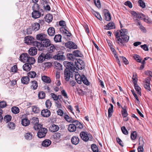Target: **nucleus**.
Here are the masks:
<instances>
[{
	"instance_id": "nucleus-1",
	"label": "nucleus",
	"mask_w": 152,
	"mask_h": 152,
	"mask_svg": "<svg viewBox=\"0 0 152 152\" xmlns=\"http://www.w3.org/2000/svg\"><path fill=\"white\" fill-rule=\"evenodd\" d=\"M127 30L125 29H121L116 32V42L120 45L124 46L126 42H127L129 39V37L127 35Z\"/></svg>"
},
{
	"instance_id": "nucleus-2",
	"label": "nucleus",
	"mask_w": 152,
	"mask_h": 152,
	"mask_svg": "<svg viewBox=\"0 0 152 152\" xmlns=\"http://www.w3.org/2000/svg\"><path fill=\"white\" fill-rule=\"evenodd\" d=\"M51 44L50 40L46 38L41 42L36 41L34 43V46L36 47L38 50L42 51L46 50Z\"/></svg>"
},
{
	"instance_id": "nucleus-3",
	"label": "nucleus",
	"mask_w": 152,
	"mask_h": 152,
	"mask_svg": "<svg viewBox=\"0 0 152 152\" xmlns=\"http://www.w3.org/2000/svg\"><path fill=\"white\" fill-rule=\"evenodd\" d=\"M20 60L23 63H30L34 64L35 61L34 58L32 57H30L27 53L22 54L20 56Z\"/></svg>"
},
{
	"instance_id": "nucleus-4",
	"label": "nucleus",
	"mask_w": 152,
	"mask_h": 152,
	"mask_svg": "<svg viewBox=\"0 0 152 152\" xmlns=\"http://www.w3.org/2000/svg\"><path fill=\"white\" fill-rule=\"evenodd\" d=\"M38 130L39 131L37 133V136L40 138L44 137L48 132L47 129L45 128L42 127V126L41 128H39Z\"/></svg>"
},
{
	"instance_id": "nucleus-5",
	"label": "nucleus",
	"mask_w": 152,
	"mask_h": 152,
	"mask_svg": "<svg viewBox=\"0 0 152 152\" xmlns=\"http://www.w3.org/2000/svg\"><path fill=\"white\" fill-rule=\"evenodd\" d=\"M44 12L43 9H40L39 10L33 11L32 13V17L34 19H37L41 16H43Z\"/></svg>"
},
{
	"instance_id": "nucleus-6",
	"label": "nucleus",
	"mask_w": 152,
	"mask_h": 152,
	"mask_svg": "<svg viewBox=\"0 0 152 152\" xmlns=\"http://www.w3.org/2000/svg\"><path fill=\"white\" fill-rule=\"evenodd\" d=\"M80 136L81 139L84 141H91L93 138L91 135H88L86 132H82L80 133Z\"/></svg>"
},
{
	"instance_id": "nucleus-7",
	"label": "nucleus",
	"mask_w": 152,
	"mask_h": 152,
	"mask_svg": "<svg viewBox=\"0 0 152 152\" xmlns=\"http://www.w3.org/2000/svg\"><path fill=\"white\" fill-rule=\"evenodd\" d=\"M32 123L34 124V128L35 130L38 129L39 128H41L42 126V125L38 124L39 121L38 118H33Z\"/></svg>"
},
{
	"instance_id": "nucleus-8",
	"label": "nucleus",
	"mask_w": 152,
	"mask_h": 152,
	"mask_svg": "<svg viewBox=\"0 0 152 152\" xmlns=\"http://www.w3.org/2000/svg\"><path fill=\"white\" fill-rule=\"evenodd\" d=\"M116 54L115 53V57L116 58V61L118 64L119 66H121V64L120 61V60H122L123 62L125 64H129V62L127 60L124 56H119V58L116 56Z\"/></svg>"
},
{
	"instance_id": "nucleus-9",
	"label": "nucleus",
	"mask_w": 152,
	"mask_h": 152,
	"mask_svg": "<svg viewBox=\"0 0 152 152\" xmlns=\"http://www.w3.org/2000/svg\"><path fill=\"white\" fill-rule=\"evenodd\" d=\"M35 39L33 37L31 36H28L26 37L24 39L25 43L28 45H31L33 44L34 45V43L36 41H34Z\"/></svg>"
},
{
	"instance_id": "nucleus-10",
	"label": "nucleus",
	"mask_w": 152,
	"mask_h": 152,
	"mask_svg": "<svg viewBox=\"0 0 152 152\" xmlns=\"http://www.w3.org/2000/svg\"><path fill=\"white\" fill-rule=\"evenodd\" d=\"M64 64L65 66L67 68H68L69 69H70L72 71L76 72L77 71L76 68L70 62H64Z\"/></svg>"
},
{
	"instance_id": "nucleus-11",
	"label": "nucleus",
	"mask_w": 152,
	"mask_h": 152,
	"mask_svg": "<svg viewBox=\"0 0 152 152\" xmlns=\"http://www.w3.org/2000/svg\"><path fill=\"white\" fill-rule=\"evenodd\" d=\"M65 45L67 48L70 49H76L77 48L76 45L72 41H69L66 43Z\"/></svg>"
},
{
	"instance_id": "nucleus-12",
	"label": "nucleus",
	"mask_w": 152,
	"mask_h": 152,
	"mask_svg": "<svg viewBox=\"0 0 152 152\" xmlns=\"http://www.w3.org/2000/svg\"><path fill=\"white\" fill-rule=\"evenodd\" d=\"M47 38V35L43 33H40L36 35V39L37 40L42 42Z\"/></svg>"
},
{
	"instance_id": "nucleus-13",
	"label": "nucleus",
	"mask_w": 152,
	"mask_h": 152,
	"mask_svg": "<svg viewBox=\"0 0 152 152\" xmlns=\"http://www.w3.org/2000/svg\"><path fill=\"white\" fill-rule=\"evenodd\" d=\"M33 64L30 63L26 62L23 66V70L27 72L30 71L31 68V65Z\"/></svg>"
},
{
	"instance_id": "nucleus-14",
	"label": "nucleus",
	"mask_w": 152,
	"mask_h": 152,
	"mask_svg": "<svg viewBox=\"0 0 152 152\" xmlns=\"http://www.w3.org/2000/svg\"><path fill=\"white\" fill-rule=\"evenodd\" d=\"M70 75V72L69 69L66 68L64 70V76L65 80L66 81L69 80Z\"/></svg>"
},
{
	"instance_id": "nucleus-15",
	"label": "nucleus",
	"mask_w": 152,
	"mask_h": 152,
	"mask_svg": "<svg viewBox=\"0 0 152 152\" xmlns=\"http://www.w3.org/2000/svg\"><path fill=\"white\" fill-rule=\"evenodd\" d=\"M35 46L31 48L28 50V53L31 56L36 55L37 53V49Z\"/></svg>"
},
{
	"instance_id": "nucleus-16",
	"label": "nucleus",
	"mask_w": 152,
	"mask_h": 152,
	"mask_svg": "<svg viewBox=\"0 0 152 152\" xmlns=\"http://www.w3.org/2000/svg\"><path fill=\"white\" fill-rule=\"evenodd\" d=\"M41 114L43 117H48L50 115V112L48 109H45L42 111Z\"/></svg>"
},
{
	"instance_id": "nucleus-17",
	"label": "nucleus",
	"mask_w": 152,
	"mask_h": 152,
	"mask_svg": "<svg viewBox=\"0 0 152 152\" xmlns=\"http://www.w3.org/2000/svg\"><path fill=\"white\" fill-rule=\"evenodd\" d=\"M104 18L107 21H109L111 19V17L108 10L106 9L104 10Z\"/></svg>"
},
{
	"instance_id": "nucleus-18",
	"label": "nucleus",
	"mask_w": 152,
	"mask_h": 152,
	"mask_svg": "<svg viewBox=\"0 0 152 152\" xmlns=\"http://www.w3.org/2000/svg\"><path fill=\"white\" fill-rule=\"evenodd\" d=\"M46 50H47L49 53H52L55 52L57 50V49L55 45L51 44L47 48Z\"/></svg>"
},
{
	"instance_id": "nucleus-19",
	"label": "nucleus",
	"mask_w": 152,
	"mask_h": 152,
	"mask_svg": "<svg viewBox=\"0 0 152 152\" xmlns=\"http://www.w3.org/2000/svg\"><path fill=\"white\" fill-rule=\"evenodd\" d=\"M73 123H74L76 129H82L83 128V124L78 121H74Z\"/></svg>"
},
{
	"instance_id": "nucleus-20",
	"label": "nucleus",
	"mask_w": 152,
	"mask_h": 152,
	"mask_svg": "<svg viewBox=\"0 0 152 152\" xmlns=\"http://www.w3.org/2000/svg\"><path fill=\"white\" fill-rule=\"evenodd\" d=\"M150 80L147 78L145 81L144 87L146 90L148 91H150L151 88L150 86Z\"/></svg>"
},
{
	"instance_id": "nucleus-21",
	"label": "nucleus",
	"mask_w": 152,
	"mask_h": 152,
	"mask_svg": "<svg viewBox=\"0 0 152 152\" xmlns=\"http://www.w3.org/2000/svg\"><path fill=\"white\" fill-rule=\"evenodd\" d=\"M54 58L55 59L59 60H64L65 59L64 56L63 55L61 54V53H59L54 56Z\"/></svg>"
},
{
	"instance_id": "nucleus-22",
	"label": "nucleus",
	"mask_w": 152,
	"mask_h": 152,
	"mask_svg": "<svg viewBox=\"0 0 152 152\" xmlns=\"http://www.w3.org/2000/svg\"><path fill=\"white\" fill-rule=\"evenodd\" d=\"M72 143L74 145H77L80 142V140L78 137L76 136L73 137L71 140Z\"/></svg>"
},
{
	"instance_id": "nucleus-23",
	"label": "nucleus",
	"mask_w": 152,
	"mask_h": 152,
	"mask_svg": "<svg viewBox=\"0 0 152 152\" xmlns=\"http://www.w3.org/2000/svg\"><path fill=\"white\" fill-rule=\"evenodd\" d=\"M85 64L82 60H80L79 62L78 61L76 66L79 69H82L85 68Z\"/></svg>"
},
{
	"instance_id": "nucleus-24",
	"label": "nucleus",
	"mask_w": 152,
	"mask_h": 152,
	"mask_svg": "<svg viewBox=\"0 0 152 152\" xmlns=\"http://www.w3.org/2000/svg\"><path fill=\"white\" fill-rule=\"evenodd\" d=\"M64 118L68 122L73 123L74 121L72 118L69 116L66 113H64Z\"/></svg>"
},
{
	"instance_id": "nucleus-25",
	"label": "nucleus",
	"mask_w": 152,
	"mask_h": 152,
	"mask_svg": "<svg viewBox=\"0 0 152 152\" xmlns=\"http://www.w3.org/2000/svg\"><path fill=\"white\" fill-rule=\"evenodd\" d=\"M51 141L48 139L45 140L42 143V145L45 147H47L49 146L51 144Z\"/></svg>"
},
{
	"instance_id": "nucleus-26",
	"label": "nucleus",
	"mask_w": 152,
	"mask_h": 152,
	"mask_svg": "<svg viewBox=\"0 0 152 152\" xmlns=\"http://www.w3.org/2000/svg\"><path fill=\"white\" fill-rule=\"evenodd\" d=\"M48 35L51 36H53L55 33V30L54 28L53 27H50L47 30Z\"/></svg>"
},
{
	"instance_id": "nucleus-27",
	"label": "nucleus",
	"mask_w": 152,
	"mask_h": 152,
	"mask_svg": "<svg viewBox=\"0 0 152 152\" xmlns=\"http://www.w3.org/2000/svg\"><path fill=\"white\" fill-rule=\"evenodd\" d=\"M68 130L71 132H74L76 130V128L74 123H73L72 124H70L69 125Z\"/></svg>"
},
{
	"instance_id": "nucleus-28",
	"label": "nucleus",
	"mask_w": 152,
	"mask_h": 152,
	"mask_svg": "<svg viewBox=\"0 0 152 152\" xmlns=\"http://www.w3.org/2000/svg\"><path fill=\"white\" fill-rule=\"evenodd\" d=\"M21 82L25 84H28L29 81V78L28 76H24L21 79Z\"/></svg>"
},
{
	"instance_id": "nucleus-29",
	"label": "nucleus",
	"mask_w": 152,
	"mask_h": 152,
	"mask_svg": "<svg viewBox=\"0 0 152 152\" xmlns=\"http://www.w3.org/2000/svg\"><path fill=\"white\" fill-rule=\"evenodd\" d=\"M32 26V29L36 31H38L40 28V25L37 23H34Z\"/></svg>"
},
{
	"instance_id": "nucleus-30",
	"label": "nucleus",
	"mask_w": 152,
	"mask_h": 152,
	"mask_svg": "<svg viewBox=\"0 0 152 152\" xmlns=\"http://www.w3.org/2000/svg\"><path fill=\"white\" fill-rule=\"evenodd\" d=\"M21 124L23 126H28L30 124L29 121L27 118H25L22 120Z\"/></svg>"
},
{
	"instance_id": "nucleus-31",
	"label": "nucleus",
	"mask_w": 152,
	"mask_h": 152,
	"mask_svg": "<svg viewBox=\"0 0 152 152\" xmlns=\"http://www.w3.org/2000/svg\"><path fill=\"white\" fill-rule=\"evenodd\" d=\"M110 107L109 108L108 110V117L109 118H110L112 116V115L113 113V105L111 104H110Z\"/></svg>"
},
{
	"instance_id": "nucleus-32",
	"label": "nucleus",
	"mask_w": 152,
	"mask_h": 152,
	"mask_svg": "<svg viewBox=\"0 0 152 152\" xmlns=\"http://www.w3.org/2000/svg\"><path fill=\"white\" fill-rule=\"evenodd\" d=\"M67 28H60L61 31H63V32L66 34V36L68 37H70L71 36V34L68 30H67Z\"/></svg>"
},
{
	"instance_id": "nucleus-33",
	"label": "nucleus",
	"mask_w": 152,
	"mask_h": 152,
	"mask_svg": "<svg viewBox=\"0 0 152 152\" xmlns=\"http://www.w3.org/2000/svg\"><path fill=\"white\" fill-rule=\"evenodd\" d=\"M59 129V127L57 125L53 124L50 127V130L51 132H55L58 131Z\"/></svg>"
},
{
	"instance_id": "nucleus-34",
	"label": "nucleus",
	"mask_w": 152,
	"mask_h": 152,
	"mask_svg": "<svg viewBox=\"0 0 152 152\" xmlns=\"http://www.w3.org/2000/svg\"><path fill=\"white\" fill-rule=\"evenodd\" d=\"M53 19V16L52 15L48 14L46 15L45 20L47 22L49 23L52 21Z\"/></svg>"
},
{
	"instance_id": "nucleus-35",
	"label": "nucleus",
	"mask_w": 152,
	"mask_h": 152,
	"mask_svg": "<svg viewBox=\"0 0 152 152\" xmlns=\"http://www.w3.org/2000/svg\"><path fill=\"white\" fill-rule=\"evenodd\" d=\"M126 107L124 106V108H123V110L122 111V115L124 117L126 118L124 120L127 121L128 120V118L126 117L128 115V114L126 110Z\"/></svg>"
},
{
	"instance_id": "nucleus-36",
	"label": "nucleus",
	"mask_w": 152,
	"mask_h": 152,
	"mask_svg": "<svg viewBox=\"0 0 152 152\" xmlns=\"http://www.w3.org/2000/svg\"><path fill=\"white\" fill-rule=\"evenodd\" d=\"M44 53H42L38 58V62L39 63H42L45 60Z\"/></svg>"
},
{
	"instance_id": "nucleus-37",
	"label": "nucleus",
	"mask_w": 152,
	"mask_h": 152,
	"mask_svg": "<svg viewBox=\"0 0 152 152\" xmlns=\"http://www.w3.org/2000/svg\"><path fill=\"white\" fill-rule=\"evenodd\" d=\"M54 40L56 42H60L61 41V36L60 34H57L55 36Z\"/></svg>"
},
{
	"instance_id": "nucleus-38",
	"label": "nucleus",
	"mask_w": 152,
	"mask_h": 152,
	"mask_svg": "<svg viewBox=\"0 0 152 152\" xmlns=\"http://www.w3.org/2000/svg\"><path fill=\"white\" fill-rule=\"evenodd\" d=\"M32 112L35 113H39L40 112L39 108L37 106H31Z\"/></svg>"
},
{
	"instance_id": "nucleus-39",
	"label": "nucleus",
	"mask_w": 152,
	"mask_h": 152,
	"mask_svg": "<svg viewBox=\"0 0 152 152\" xmlns=\"http://www.w3.org/2000/svg\"><path fill=\"white\" fill-rule=\"evenodd\" d=\"M25 138L27 140H31L33 138V134L31 133L27 132L25 135Z\"/></svg>"
},
{
	"instance_id": "nucleus-40",
	"label": "nucleus",
	"mask_w": 152,
	"mask_h": 152,
	"mask_svg": "<svg viewBox=\"0 0 152 152\" xmlns=\"http://www.w3.org/2000/svg\"><path fill=\"white\" fill-rule=\"evenodd\" d=\"M32 9L33 11L39 10L40 9H42L39 7V5L37 3H34L32 7Z\"/></svg>"
},
{
	"instance_id": "nucleus-41",
	"label": "nucleus",
	"mask_w": 152,
	"mask_h": 152,
	"mask_svg": "<svg viewBox=\"0 0 152 152\" xmlns=\"http://www.w3.org/2000/svg\"><path fill=\"white\" fill-rule=\"evenodd\" d=\"M42 80L46 83H50L51 82L50 79L49 77L45 76H43L42 77Z\"/></svg>"
},
{
	"instance_id": "nucleus-42",
	"label": "nucleus",
	"mask_w": 152,
	"mask_h": 152,
	"mask_svg": "<svg viewBox=\"0 0 152 152\" xmlns=\"http://www.w3.org/2000/svg\"><path fill=\"white\" fill-rule=\"evenodd\" d=\"M31 87L32 88L33 87V89L34 90H36L37 89L38 87V83L35 80H33L31 82Z\"/></svg>"
},
{
	"instance_id": "nucleus-43",
	"label": "nucleus",
	"mask_w": 152,
	"mask_h": 152,
	"mask_svg": "<svg viewBox=\"0 0 152 152\" xmlns=\"http://www.w3.org/2000/svg\"><path fill=\"white\" fill-rule=\"evenodd\" d=\"M131 13L133 16L134 17L133 18H134V17L135 18H137L138 19H140L141 18V15L140 14L137 13L135 11H132Z\"/></svg>"
},
{
	"instance_id": "nucleus-44",
	"label": "nucleus",
	"mask_w": 152,
	"mask_h": 152,
	"mask_svg": "<svg viewBox=\"0 0 152 152\" xmlns=\"http://www.w3.org/2000/svg\"><path fill=\"white\" fill-rule=\"evenodd\" d=\"M27 75L28 77L33 78L36 77L37 74L34 71H31L28 73Z\"/></svg>"
},
{
	"instance_id": "nucleus-45",
	"label": "nucleus",
	"mask_w": 152,
	"mask_h": 152,
	"mask_svg": "<svg viewBox=\"0 0 152 152\" xmlns=\"http://www.w3.org/2000/svg\"><path fill=\"white\" fill-rule=\"evenodd\" d=\"M7 127L10 129H14L15 128V125L13 122H10L7 124Z\"/></svg>"
},
{
	"instance_id": "nucleus-46",
	"label": "nucleus",
	"mask_w": 152,
	"mask_h": 152,
	"mask_svg": "<svg viewBox=\"0 0 152 152\" xmlns=\"http://www.w3.org/2000/svg\"><path fill=\"white\" fill-rule=\"evenodd\" d=\"M114 24L113 22L109 23L107 25L104 26V29H110L113 28Z\"/></svg>"
},
{
	"instance_id": "nucleus-47",
	"label": "nucleus",
	"mask_w": 152,
	"mask_h": 152,
	"mask_svg": "<svg viewBox=\"0 0 152 152\" xmlns=\"http://www.w3.org/2000/svg\"><path fill=\"white\" fill-rule=\"evenodd\" d=\"M82 81L83 83L86 85L88 86L89 85V82L85 77L84 75H82Z\"/></svg>"
},
{
	"instance_id": "nucleus-48",
	"label": "nucleus",
	"mask_w": 152,
	"mask_h": 152,
	"mask_svg": "<svg viewBox=\"0 0 152 152\" xmlns=\"http://www.w3.org/2000/svg\"><path fill=\"white\" fill-rule=\"evenodd\" d=\"M11 111L13 113L15 114L18 113L20 111L19 108L18 107L15 106L12 107Z\"/></svg>"
},
{
	"instance_id": "nucleus-49",
	"label": "nucleus",
	"mask_w": 152,
	"mask_h": 152,
	"mask_svg": "<svg viewBox=\"0 0 152 152\" xmlns=\"http://www.w3.org/2000/svg\"><path fill=\"white\" fill-rule=\"evenodd\" d=\"M137 136V134L136 131H134L132 132L131 135V138L132 140H135Z\"/></svg>"
},
{
	"instance_id": "nucleus-50",
	"label": "nucleus",
	"mask_w": 152,
	"mask_h": 152,
	"mask_svg": "<svg viewBox=\"0 0 152 152\" xmlns=\"http://www.w3.org/2000/svg\"><path fill=\"white\" fill-rule=\"evenodd\" d=\"M91 148L94 152H98V147L95 144H92L91 145Z\"/></svg>"
},
{
	"instance_id": "nucleus-51",
	"label": "nucleus",
	"mask_w": 152,
	"mask_h": 152,
	"mask_svg": "<svg viewBox=\"0 0 152 152\" xmlns=\"http://www.w3.org/2000/svg\"><path fill=\"white\" fill-rule=\"evenodd\" d=\"M135 89L136 91H137V93L140 95H141L140 88L138 86L137 84H134Z\"/></svg>"
},
{
	"instance_id": "nucleus-52",
	"label": "nucleus",
	"mask_w": 152,
	"mask_h": 152,
	"mask_svg": "<svg viewBox=\"0 0 152 152\" xmlns=\"http://www.w3.org/2000/svg\"><path fill=\"white\" fill-rule=\"evenodd\" d=\"M12 119V117L10 115H5L4 118V120L6 121V122H8L10 121Z\"/></svg>"
},
{
	"instance_id": "nucleus-53",
	"label": "nucleus",
	"mask_w": 152,
	"mask_h": 152,
	"mask_svg": "<svg viewBox=\"0 0 152 152\" xmlns=\"http://www.w3.org/2000/svg\"><path fill=\"white\" fill-rule=\"evenodd\" d=\"M38 96L39 99H43L45 97V94L44 91H40L39 93Z\"/></svg>"
},
{
	"instance_id": "nucleus-54",
	"label": "nucleus",
	"mask_w": 152,
	"mask_h": 152,
	"mask_svg": "<svg viewBox=\"0 0 152 152\" xmlns=\"http://www.w3.org/2000/svg\"><path fill=\"white\" fill-rule=\"evenodd\" d=\"M74 55L72 54H67V55L68 58L70 60L74 61L75 60V62H76V59L74 57Z\"/></svg>"
},
{
	"instance_id": "nucleus-55",
	"label": "nucleus",
	"mask_w": 152,
	"mask_h": 152,
	"mask_svg": "<svg viewBox=\"0 0 152 152\" xmlns=\"http://www.w3.org/2000/svg\"><path fill=\"white\" fill-rule=\"evenodd\" d=\"M95 5L98 8H101V3L100 0H94Z\"/></svg>"
},
{
	"instance_id": "nucleus-56",
	"label": "nucleus",
	"mask_w": 152,
	"mask_h": 152,
	"mask_svg": "<svg viewBox=\"0 0 152 152\" xmlns=\"http://www.w3.org/2000/svg\"><path fill=\"white\" fill-rule=\"evenodd\" d=\"M137 25L139 26V28L141 30L143 31L144 32H146V30L145 28L142 26L139 21H138Z\"/></svg>"
},
{
	"instance_id": "nucleus-57",
	"label": "nucleus",
	"mask_w": 152,
	"mask_h": 152,
	"mask_svg": "<svg viewBox=\"0 0 152 152\" xmlns=\"http://www.w3.org/2000/svg\"><path fill=\"white\" fill-rule=\"evenodd\" d=\"M45 104L46 107L48 109H49L51 107L52 103L50 100L48 99L46 100Z\"/></svg>"
},
{
	"instance_id": "nucleus-58",
	"label": "nucleus",
	"mask_w": 152,
	"mask_h": 152,
	"mask_svg": "<svg viewBox=\"0 0 152 152\" xmlns=\"http://www.w3.org/2000/svg\"><path fill=\"white\" fill-rule=\"evenodd\" d=\"M59 25L60 26L62 27V28H67L66 22L64 20H61L59 22Z\"/></svg>"
},
{
	"instance_id": "nucleus-59",
	"label": "nucleus",
	"mask_w": 152,
	"mask_h": 152,
	"mask_svg": "<svg viewBox=\"0 0 152 152\" xmlns=\"http://www.w3.org/2000/svg\"><path fill=\"white\" fill-rule=\"evenodd\" d=\"M74 55L76 57H80L81 55L80 52L78 50L74 51L73 52Z\"/></svg>"
},
{
	"instance_id": "nucleus-60",
	"label": "nucleus",
	"mask_w": 152,
	"mask_h": 152,
	"mask_svg": "<svg viewBox=\"0 0 152 152\" xmlns=\"http://www.w3.org/2000/svg\"><path fill=\"white\" fill-rule=\"evenodd\" d=\"M121 130L122 133L124 134L127 135L128 134V132L126 127L123 126L121 128Z\"/></svg>"
},
{
	"instance_id": "nucleus-61",
	"label": "nucleus",
	"mask_w": 152,
	"mask_h": 152,
	"mask_svg": "<svg viewBox=\"0 0 152 152\" xmlns=\"http://www.w3.org/2000/svg\"><path fill=\"white\" fill-rule=\"evenodd\" d=\"M93 14L99 20H102V18L99 14L98 13L94 11L93 12Z\"/></svg>"
},
{
	"instance_id": "nucleus-62",
	"label": "nucleus",
	"mask_w": 152,
	"mask_h": 152,
	"mask_svg": "<svg viewBox=\"0 0 152 152\" xmlns=\"http://www.w3.org/2000/svg\"><path fill=\"white\" fill-rule=\"evenodd\" d=\"M55 66L57 67V69L59 70H61L62 69V66L60 64L57 62H55Z\"/></svg>"
},
{
	"instance_id": "nucleus-63",
	"label": "nucleus",
	"mask_w": 152,
	"mask_h": 152,
	"mask_svg": "<svg viewBox=\"0 0 152 152\" xmlns=\"http://www.w3.org/2000/svg\"><path fill=\"white\" fill-rule=\"evenodd\" d=\"M7 105V103L5 101H2L0 102V107L4 108Z\"/></svg>"
},
{
	"instance_id": "nucleus-64",
	"label": "nucleus",
	"mask_w": 152,
	"mask_h": 152,
	"mask_svg": "<svg viewBox=\"0 0 152 152\" xmlns=\"http://www.w3.org/2000/svg\"><path fill=\"white\" fill-rule=\"evenodd\" d=\"M18 70L17 66L15 65L13 66L12 67L11 69V71L13 72H16Z\"/></svg>"
}]
</instances>
